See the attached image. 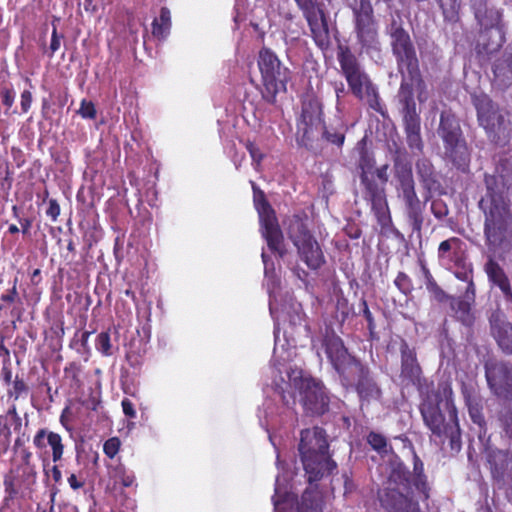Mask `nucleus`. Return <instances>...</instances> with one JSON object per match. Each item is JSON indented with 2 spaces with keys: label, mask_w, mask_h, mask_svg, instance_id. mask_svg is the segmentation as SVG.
Instances as JSON below:
<instances>
[{
  "label": "nucleus",
  "mask_w": 512,
  "mask_h": 512,
  "mask_svg": "<svg viewBox=\"0 0 512 512\" xmlns=\"http://www.w3.org/2000/svg\"><path fill=\"white\" fill-rule=\"evenodd\" d=\"M325 347L328 358L345 382L351 383L358 378L357 391L361 399L370 401L380 397L381 391L368 370L347 352L339 337H327Z\"/></svg>",
  "instance_id": "nucleus-1"
},
{
  "label": "nucleus",
  "mask_w": 512,
  "mask_h": 512,
  "mask_svg": "<svg viewBox=\"0 0 512 512\" xmlns=\"http://www.w3.org/2000/svg\"><path fill=\"white\" fill-rule=\"evenodd\" d=\"M287 376L289 383L286 388L275 383L276 390L287 407L294 405L298 398L307 413L320 415L327 410L328 396L320 381L297 369L287 372Z\"/></svg>",
  "instance_id": "nucleus-2"
},
{
  "label": "nucleus",
  "mask_w": 512,
  "mask_h": 512,
  "mask_svg": "<svg viewBox=\"0 0 512 512\" xmlns=\"http://www.w3.org/2000/svg\"><path fill=\"white\" fill-rule=\"evenodd\" d=\"M392 49L396 56L399 72L402 80L399 91L416 90L419 102H425L428 91L421 78L418 59L409 34L399 25L393 23L391 26Z\"/></svg>",
  "instance_id": "nucleus-3"
},
{
  "label": "nucleus",
  "mask_w": 512,
  "mask_h": 512,
  "mask_svg": "<svg viewBox=\"0 0 512 512\" xmlns=\"http://www.w3.org/2000/svg\"><path fill=\"white\" fill-rule=\"evenodd\" d=\"M328 447L323 429L314 427L301 431L298 450L310 483L336 470L337 464L331 459Z\"/></svg>",
  "instance_id": "nucleus-4"
},
{
  "label": "nucleus",
  "mask_w": 512,
  "mask_h": 512,
  "mask_svg": "<svg viewBox=\"0 0 512 512\" xmlns=\"http://www.w3.org/2000/svg\"><path fill=\"white\" fill-rule=\"evenodd\" d=\"M257 65L262 79V96L269 102L274 103L276 96L287 89V83L291 79V71L268 48L259 51Z\"/></svg>",
  "instance_id": "nucleus-5"
},
{
  "label": "nucleus",
  "mask_w": 512,
  "mask_h": 512,
  "mask_svg": "<svg viewBox=\"0 0 512 512\" xmlns=\"http://www.w3.org/2000/svg\"><path fill=\"white\" fill-rule=\"evenodd\" d=\"M338 60L342 73L351 92L360 100L366 102L375 111H381L377 88L368 75L362 70L356 57L348 50L341 51Z\"/></svg>",
  "instance_id": "nucleus-6"
},
{
  "label": "nucleus",
  "mask_w": 512,
  "mask_h": 512,
  "mask_svg": "<svg viewBox=\"0 0 512 512\" xmlns=\"http://www.w3.org/2000/svg\"><path fill=\"white\" fill-rule=\"evenodd\" d=\"M437 133L443 141L444 158L457 168L465 169L470 154L459 121L454 114L447 111L441 113Z\"/></svg>",
  "instance_id": "nucleus-7"
},
{
  "label": "nucleus",
  "mask_w": 512,
  "mask_h": 512,
  "mask_svg": "<svg viewBox=\"0 0 512 512\" xmlns=\"http://www.w3.org/2000/svg\"><path fill=\"white\" fill-rule=\"evenodd\" d=\"M443 395L445 397L446 410L452 424H445L440 409L430 401H425L422 404L421 414L431 432L438 437H449L453 446L455 443L459 442L460 439L457 410L451 398L452 389L449 386L446 385L443 387Z\"/></svg>",
  "instance_id": "nucleus-8"
},
{
  "label": "nucleus",
  "mask_w": 512,
  "mask_h": 512,
  "mask_svg": "<svg viewBox=\"0 0 512 512\" xmlns=\"http://www.w3.org/2000/svg\"><path fill=\"white\" fill-rule=\"evenodd\" d=\"M297 129V133L300 135V142L305 146H308L309 142L319 134L325 136L329 142L338 146L343 144L345 138L342 131L331 133L324 127L321 107L316 101H309L303 104Z\"/></svg>",
  "instance_id": "nucleus-9"
},
{
  "label": "nucleus",
  "mask_w": 512,
  "mask_h": 512,
  "mask_svg": "<svg viewBox=\"0 0 512 512\" xmlns=\"http://www.w3.org/2000/svg\"><path fill=\"white\" fill-rule=\"evenodd\" d=\"M408 485V472L401 466L392 470L389 475L387 487L380 494L382 505L389 512H419L416 501L404 494Z\"/></svg>",
  "instance_id": "nucleus-10"
},
{
  "label": "nucleus",
  "mask_w": 512,
  "mask_h": 512,
  "mask_svg": "<svg viewBox=\"0 0 512 512\" xmlns=\"http://www.w3.org/2000/svg\"><path fill=\"white\" fill-rule=\"evenodd\" d=\"M287 233L300 258L311 269H317L324 263V256L318 242L307 230L302 220L297 217L290 219Z\"/></svg>",
  "instance_id": "nucleus-11"
},
{
  "label": "nucleus",
  "mask_w": 512,
  "mask_h": 512,
  "mask_svg": "<svg viewBox=\"0 0 512 512\" xmlns=\"http://www.w3.org/2000/svg\"><path fill=\"white\" fill-rule=\"evenodd\" d=\"M359 168L361 184L365 189V197L371 202L377 213L384 212L386 200L384 188L375 181V160L371 153L363 147L360 149Z\"/></svg>",
  "instance_id": "nucleus-12"
},
{
  "label": "nucleus",
  "mask_w": 512,
  "mask_h": 512,
  "mask_svg": "<svg viewBox=\"0 0 512 512\" xmlns=\"http://www.w3.org/2000/svg\"><path fill=\"white\" fill-rule=\"evenodd\" d=\"M398 99L402 106L401 112L408 146L416 152H421L423 143L420 134V118L414 101V91L403 88V91L398 92Z\"/></svg>",
  "instance_id": "nucleus-13"
},
{
  "label": "nucleus",
  "mask_w": 512,
  "mask_h": 512,
  "mask_svg": "<svg viewBox=\"0 0 512 512\" xmlns=\"http://www.w3.org/2000/svg\"><path fill=\"white\" fill-rule=\"evenodd\" d=\"M485 212V236L492 246H499L506 231L505 217L507 214L506 202L501 197H492V206L483 207Z\"/></svg>",
  "instance_id": "nucleus-14"
},
{
  "label": "nucleus",
  "mask_w": 512,
  "mask_h": 512,
  "mask_svg": "<svg viewBox=\"0 0 512 512\" xmlns=\"http://www.w3.org/2000/svg\"><path fill=\"white\" fill-rule=\"evenodd\" d=\"M255 206L259 214L261 233L265 238L269 249L282 256L284 254L283 235L274 211L264 199H255Z\"/></svg>",
  "instance_id": "nucleus-15"
},
{
  "label": "nucleus",
  "mask_w": 512,
  "mask_h": 512,
  "mask_svg": "<svg viewBox=\"0 0 512 512\" xmlns=\"http://www.w3.org/2000/svg\"><path fill=\"white\" fill-rule=\"evenodd\" d=\"M354 8L356 32L363 46L376 48L377 30L373 19V8L369 0H355Z\"/></svg>",
  "instance_id": "nucleus-16"
},
{
  "label": "nucleus",
  "mask_w": 512,
  "mask_h": 512,
  "mask_svg": "<svg viewBox=\"0 0 512 512\" xmlns=\"http://www.w3.org/2000/svg\"><path fill=\"white\" fill-rule=\"evenodd\" d=\"M295 2L303 11L316 44L322 48L328 46L329 31L323 11L319 8L317 0H295Z\"/></svg>",
  "instance_id": "nucleus-17"
},
{
  "label": "nucleus",
  "mask_w": 512,
  "mask_h": 512,
  "mask_svg": "<svg viewBox=\"0 0 512 512\" xmlns=\"http://www.w3.org/2000/svg\"><path fill=\"white\" fill-rule=\"evenodd\" d=\"M473 102L480 126L485 129L489 137H494L503 123V117L500 115L498 107L486 95L474 96Z\"/></svg>",
  "instance_id": "nucleus-18"
},
{
  "label": "nucleus",
  "mask_w": 512,
  "mask_h": 512,
  "mask_svg": "<svg viewBox=\"0 0 512 512\" xmlns=\"http://www.w3.org/2000/svg\"><path fill=\"white\" fill-rule=\"evenodd\" d=\"M486 378L496 395L512 401V367L504 363L487 364Z\"/></svg>",
  "instance_id": "nucleus-19"
},
{
  "label": "nucleus",
  "mask_w": 512,
  "mask_h": 512,
  "mask_svg": "<svg viewBox=\"0 0 512 512\" xmlns=\"http://www.w3.org/2000/svg\"><path fill=\"white\" fill-rule=\"evenodd\" d=\"M491 331L499 346L507 353H512V326L501 312L490 316Z\"/></svg>",
  "instance_id": "nucleus-20"
},
{
  "label": "nucleus",
  "mask_w": 512,
  "mask_h": 512,
  "mask_svg": "<svg viewBox=\"0 0 512 512\" xmlns=\"http://www.w3.org/2000/svg\"><path fill=\"white\" fill-rule=\"evenodd\" d=\"M489 462L493 477L503 481H509L512 484V458H509L507 452L496 451L490 455Z\"/></svg>",
  "instance_id": "nucleus-21"
},
{
  "label": "nucleus",
  "mask_w": 512,
  "mask_h": 512,
  "mask_svg": "<svg viewBox=\"0 0 512 512\" xmlns=\"http://www.w3.org/2000/svg\"><path fill=\"white\" fill-rule=\"evenodd\" d=\"M401 358H402V371L401 375L410 381H415L419 378L420 367L417 364L415 354L410 350L407 344L401 346Z\"/></svg>",
  "instance_id": "nucleus-22"
},
{
  "label": "nucleus",
  "mask_w": 512,
  "mask_h": 512,
  "mask_svg": "<svg viewBox=\"0 0 512 512\" xmlns=\"http://www.w3.org/2000/svg\"><path fill=\"white\" fill-rule=\"evenodd\" d=\"M494 76L500 85L508 86L512 83V53H505L494 64Z\"/></svg>",
  "instance_id": "nucleus-23"
},
{
  "label": "nucleus",
  "mask_w": 512,
  "mask_h": 512,
  "mask_svg": "<svg viewBox=\"0 0 512 512\" xmlns=\"http://www.w3.org/2000/svg\"><path fill=\"white\" fill-rule=\"evenodd\" d=\"M485 269L489 279L496 284L508 298H511L512 292L509 281L500 266L493 260H490L486 264Z\"/></svg>",
  "instance_id": "nucleus-24"
},
{
  "label": "nucleus",
  "mask_w": 512,
  "mask_h": 512,
  "mask_svg": "<svg viewBox=\"0 0 512 512\" xmlns=\"http://www.w3.org/2000/svg\"><path fill=\"white\" fill-rule=\"evenodd\" d=\"M171 28V14L168 8L163 7L160 11L159 18L152 22V34L158 39H165Z\"/></svg>",
  "instance_id": "nucleus-25"
},
{
  "label": "nucleus",
  "mask_w": 512,
  "mask_h": 512,
  "mask_svg": "<svg viewBox=\"0 0 512 512\" xmlns=\"http://www.w3.org/2000/svg\"><path fill=\"white\" fill-rule=\"evenodd\" d=\"M396 176L399 181V193L403 197L406 194L414 191V180L411 169L407 166H397Z\"/></svg>",
  "instance_id": "nucleus-26"
},
{
  "label": "nucleus",
  "mask_w": 512,
  "mask_h": 512,
  "mask_svg": "<svg viewBox=\"0 0 512 512\" xmlns=\"http://www.w3.org/2000/svg\"><path fill=\"white\" fill-rule=\"evenodd\" d=\"M461 240L456 237L449 238L440 243L438 248L439 258L442 260L451 261L453 255L460 249Z\"/></svg>",
  "instance_id": "nucleus-27"
},
{
  "label": "nucleus",
  "mask_w": 512,
  "mask_h": 512,
  "mask_svg": "<svg viewBox=\"0 0 512 512\" xmlns=\"http://www.w3.org/2000/svg\"><path fill=\"white\" fill-rule=\"evenodd\" d=\"M497 182H498L497 177L492 176V175H485V184H486V188H487V195L485 198H483L480 201V205L482 207L492 206V197L493 196L501 197L505 201V199L502 195V192L498 189Z\"/></svg>",
  "instance_id": "nucleus-28"
},
{
  "label": "nucleus",
  "mask_w": 512,
  "mask_h": 512,
  "mask_svg": "<svg viewBox=\"0 0 512 512\" xmlns=\"http://www.w3.org/2000/svg\"><path fill=\"white\" fill-rule=\"evenodd\" d=\"M47 445L52 449L53 461H59L62 458L64 450L61 436L57 433L49 432L47 435Z\"/></svg>",
  "instance_id": "nucleus-29"
},
{
  "label": "nucleus",
  "mask_w": 512,
  "mask_h": 512,
  "mask_svg": "<svg viewBox=\"0 0 512 512\" xmlns=\"http://www.w3.org/2000/svg\"><path fill=\"white\" fill-rule=\"evenodd\" d=\"M408 208V215L414 221H417L419 215L420 202L415 190L402 197Z\"/></svg>",
  "instance_id": "nucleus-30"
},
{
  "label": "nucleus",
  "mask_w": 512,
  "mask_h": 512,
  "mask_svg": "<svg viewBox=\"0 0 512 512\" xmlns=\"http://www.w3.org/2000/svg\"><path fill=\"white\" fill-rule=\"evenodd\" d=\"M11 431L2 415H0V455L6 453L10 445Z\"/></svg>",
  "instance_id": "nucleus-31"
},
{
  "label": "nucleus",
  "mask_w": 512,
  "mask_h": 512,
  "mask_svg": "<svg viewBox=\"0 0 512 512\" xmlns=\"http://www.w3.org/2000/svg\"><path fill=\"white\" fill-rule=\"evenodd\" d=\"M424 276H425V285L427 290L438 300L442 301L444 299V292L442 289L437 285L435 280L433 279L432 275L427 269H423Z\"/></svg>",
  "instance_id": "nucleus-32"
},
{
  "label": "nucleus",
  "mask_w": 512,
  "mask_h": 512,
  "mask_svg": "<svg viewBox=\"0 0 512 512\" xmlns=\"http://www.w3.org/2000/svg\"><path fill=\"white\" fill-rule=\"evenodd\" d=\"M499 422L502 437L512 440V413L510 411L503 412L499 417Z\"/></svg>",
  "instance_id": "nucleus-33"
},
{
  "label": "nucleus",
  "mask_w": 512,
  "mask_h": 512,
  "mask_svg": "<svg viewBox=\"0 0 512 512\" xmlns=\"http://www.w3.org/2000/svg\"><path fill=\"white\" fill-rule=\"evenodd\" d=\"M466 402L468 405L470 417L473 422L478 425H482L484 423V417L481 413V407L478 401L469 397L466 399Z\"/></svg>",
  "instance_id": "nucleus-34"
},
{
  "label": "nucleus",
  "mask_w": 512,
  "mask_h": 512,
  "mask_svg": "<svg viewBox=\"0 0 512 512\" xmlns=\"http://www.w3.org/2000/svg\"><path fill=\"white\" fill-rule=\"evenodd\" d=\"M96 348L103 355L109 356L112 354V345L110 335L108 332H101L96 339Z\"/></svg>",
  "instance_id": "nucleus-35"
},
{
  "label": "nucleus",
  "mask_w": 512,
  "mask_h": 512,
  "mask_svg": "<svg viewBox=\"0 0 512 512\" xmlns=\"http://www.w3.org/2000/svg\"><path fill=\"white\" fill-rule=\"evenodd\" d=\"M367 440L374 450L378 452H386V439L382 435L372 432L368 435Z\"/></svg>",
  "instance_id": "nucleus-36"
},
{
  "label": "nucleus",
  "mask_w": 512,
  "mask_h": 512,
  "mask_svg": "<svg viewBox=\"0 0 512 512\" xmlns=\"http://www.w3.org/2000/svg\"><path fill=\"white\" fill-rule=\"evenodd\" d=\"M470 310H471V308H470L469 303L464 302V301L459 302L457 313L460 314L459 318L466 325H470L473 322V316H472Z\"/></svg>",
  "instance_id": "nucleus-37"
},
{
  "label": "nucleus",
  "mask_w": 512,
  "mask_h": 512,
  "mask_svg": "<svg viewBox=\"0 0 512 512\" xmlns=\"http://www.w3.org/2000/svg\"><path fill=\"white\" fill-rule=\"evenodd\" d=\"M120 444V440L117 437L108 439L103 446L104 453L109 458H113L118 453Z\"/></svg>",
  "instance_id": "nucleus-38"
},
{
  "label": "nucleus",
  "mask_w": 512,
  "mask_h": 512,
  "mask_svg": "<svg viewBox=\"0 0 512 512\" xmlns=\"http://www.w3.org/2000/svg\"><path fill=\"white\" fill-rule=\"evenodd\" d=\"M78 113L83 118L94 119L96 117V109L91 101L82 100Z\"/></svg>",
  "instance_id": "nucleus-39"
},
{
  "label": "nucleus",
  "mask_w": 512,
  "mask_h": 512,
  "mask_svg": "<svg viewBox=\"0 0 512 512\" xmlns=\"http://www.w3.org/2000/svg\"><path fill=\"white\" fill-rule=\"evenodd\" d=\"M1 301L7 304H14L20 301L17 291V279H14L13 286L6 293L2 294Z\"/></svg>",
  "instance_id": "nucleus-40"
},
{
  "label": "nucleus",
  "mask_w": 512,
  "mask_h": 512,
  "mask_svg": "<svg viewBox=\"0 0 512 512\" xmlns=\"http://www.w3.org/2000/svg\"><path fill=\"white\" fill-rule=\"evenodd\" d=\"M247 150L250 153L255 168L258 169L262 159L264 158V154L259 150L257 146L252 143L247 144Z\"/></svg>",
  "instance_id": "nucleus-41"
},
{
  "label": "nucleus",
  "mask_w": 512,
  "mask_h": 512,
  "mask_svg": "<svg viewBox=\"0 0 512 512\" xmlns=\"http://www.w3.org/2000/svg\"><path fill=\"white\" fill-rule=\"evenodd\" d=\"M47 432L45 429H40L33 438V444L38 449H44L47 446Z\"/></svg>",
  "instance_id": "nucleus-42"
},
{
  "label": "nucleus",
  "mask_w": 512,
  "mask_h": 512,
  "mask_svg": "<svg viewBox=\"0 0 512 512\" xmlns=\"http://www.w3.org/2000/svg\"><path fill=\"white\" fill-rule=\"evenodd\" d=\"M27 391V386L23 380L16 379L13 383V388L10 391V395L15 399H18L24 392Z\"/></svg>",
  "instance_id": "nucleus-43"
},
{
  "label": "nucleus",
  "mask_w": 512,
  "mask_h": 512,
  "mask_svg": "<svg viewBox=\"0 0 512 512\" xmlns=\"http://www.w3.org/2000/svg\"><path fill=\"white\" fill-rule=\"evenodd\" d=\"M60 214V206L56 200L51 199L48 203V208L46 210V215L52 219V221H56Z\"/></svg>",
  "instance_id": "nucleus-44"
},
{
  "label": "nucleus",
  "mask_w": 512,
  "mask_h": 512,
  "mask_svg": "<svg viewBox=\"0 0 512 512\" xmlns=\"http://www.w3.org/2000/svg\"><path fill=\"white\" fill-rule=\"evenodd\" d=\"M61 39H62V36L58 35L57 29L54 26L53 27V31H52V35H51V43H50V47H49L50 52H51L50 56H52L60 48V46H61Z\"/></svg>",
  "instance_id": "nucleus-45"
},
{
  "label": "nucleus",
  "mask_w": 512,
  "mask_h": 512,
  "mask_svg": "<svg viewBox=\"0 0 512 512\" xmlns=\"http://www.w3.org/2000/svg\"><path fill=\"white\" fill-rule=\"evenodd\" d=\"M31 103L32 94L28 90L23 91L21 94V108L24 113H26L30 109Z\"/></svg>",
  "instance_id": "nucleus-46"
},
{
  "label": "nucleus",
  "mask_w": 512,
  "mask_h": 512,
  "mask_svg": "<svg viewBox=\"0 0 512 512\" xmlns=\"http://www.w3.org/2000/svg\"><path fill=\"white\" fill-rule=\"evenodd\" d=\"M282 491H281V488H280V483H279V478L276 479V483H275V495L273 497V503H274V507H275V512H280V504H281V499H282Z\"/></svg>",
  "instance_id": "nucleus-47"
},
{
  "label": "nucleus",
  "mask_w": 512,
  "mask_h": 512,
  "mask_svg": "<svg viewBox=\"0 0 512 512\" xmlns=\"http://www.w3.org/2000/svg\"><path fill=\"white\" fill-rule=\"evenodd\" d=\"M121 405H122L123 412L126 416H128L130 418H134L136 416V411L134 409V406L129 399H126V398L123 399Z\"/></svg>",
  "instance_id": "nucleus-48"
},
{
  "label": "nucleus",
  "mask_w": 512,
  "mask_h": 512,
  "mask_svg": "<svg viewBox=\"0 0 512 512\" xmlns=\"http://www.w3.org/2000/svg\"><path fill=\"white\" fill-rule=\"evenodd\" d=\"M387 170H388V165H383L377 169L375 168V175L381 181V185H380L381 187H383V185L388 181Z\"/></svg>",
  "instance_id": "nucleus-49"
},
{
  "label": "nucleus",
  "mask_w": 512,
  "mask_h": 512,
  "mask_svg": "<svg viewBox=\"0 0 512 512\" xmlns=\"http://www.w3.org/2000/svg\"><path fill=\"white\" fill-rule=\"evenodd\" d=\"M409 278L404 273H399L395 279V284L402 290L405 291L408 288Z\"/></svg>",
  "instance_id": "nucleus-50"
},
{
  "label": "nucleus",
  "mask_w": 512,
  "mask_h": 512,
  "mask_svg": "<svg viewBox=\"0 0 512 512\" xmlns=\"http://www.w3.org/2000/svg\"><path fill=\"white\" fill-rule=\"evenodd\" d=\"M2 100L3 104L10 108L14 102V93L9 89H4L2 91Z\"/></svg>",
  "instance_id": "nucleus-51"
},
{
  "label": "nucleus",
  "mask_w": 512,
  "mask_h": 512,
  "mask_svg": "<svg viewBox=\"0 0 512 512\" xmlns=\"http://www.w3.org/2000/svg\"><path fill=\"white\" fill-rule=\"evenodd\" d=\"M300 308H301L300 304H296L293 306L295 315L290 317V323L292 325H297V324L300 325L302 323V314H301Z\"/></svg>",
  "instance_id": "nucleus-52"
},
{
  "label": "nucleus",
  "mask_w": 512,
  "mask_h": 512,
  "mask_svg": "<svg viewBox=\"0 0 512 512\" xmlns=\"http://www.w3.org/2000/svg\"><path fill=\"white\" fill-rule=\"evenodd\" d=\"M68 483L70 485V487L74 490H77L79 488H81L83 486V483L78 481L77 477L75 474H71L69 477H68Z\"/></svg>",
  "instance_id": "nucleus-53"
},
{
  "label": "nucleus",
  "mask_w": 512,
  "mask_h": 512,
  "mask_svg": "<svg viewBox=\"0 0 512 512\" xmlns=\"http://www.w3.org/2000/svg\"><path fill=\"white\" fill-rule=\"evenodd\" d=\"M19 222L22 226V232L24 234L28 233L29 229L31 228L32 221L25 218V219H20Z\"/></svg>",
  "instance_id": "nucleus-54"
},
{
  "label": "nucleus",
  "mask_w": 512,
  "mask_h": 512,
  "mask_svg": "<svg viewBox=\"0 0 512 512\" xmlns=\"http://www.w3.org/2000/svg\"><path fill=\"white\" fill-rule=\"evenodd\" d=\"M134 482V476L132 475H125L122 477V484L126 487H129Z\"/></svg>",
  "instance_id": "nucleus-55"
},
{
  "label": "nucleus",
  "mask_w": 512,
  "mask_h": 512,
  "mask_svg": "<svg viewBox=\"0 0 512 512\" xmlns=\"http://www.w3.org/2000/svg\"><path fill=\"white\" fill-rule=\"evenodd\" d=\"M84 9L88 12H94L96 6L93 4V0H84Z\"/></svg>",
  "instance_id": "nucleus-56"
},
{
  "label": "nucleus",
  "mask_w": 512,
  "mask_h": 512,
  "mask_svg": "<svg viewBox=\"0 0 512 512\" xmlns=\"http://www.w3.org/2000/svg\"><path fill=\"white\" fill-rule=\"evenodd\" d=\"M275 347H274V356L277 357L278 356V351H279V342H280V338H279V331L278 329H275Z\"/></svg>",
  "instance_id": "nucleus-57"
},
{
  "label": "nucleus",
  "mask_w": 512,
  "mask_h": 512,
  "mask_svg": "<svg viewBox=\"0 0 512 512\" xmlns=\"http://www.w3.org/2000/svg\"><path fill=\"white\" fill-rule=\"evenodd\" d=\"M52 476H53V479L58 482L61 480V471L58 469L57 466H54L52 468Z\"/></svg>",
  "instance_id": "nucleus-58"
},
{
  "label": "nucleus",
  "mask_w": 512,
  "mask_h": 512,
  "mask_svg": "<svg viewBox=\"0 0 512 512\" xmlns=\"http://www.w3.org/2000/svg\"><path fill=\"white\" fill-rule=\"evenodd\" d=\"M12 421H13L14 430L15 431L20 430L21 426H22V419H21V417L20 416L15 417Z\"/></svg>",
  "instance_id": "nucleus-59"
},
{
  "label": "nucleus",
  "mask_w": 512,
  "mask_h": 512,
  "mask_svg": "<svg viewBox=\"0 0 512 512\" xmlns=\"http://www.w3.org/2000/svg\"><path fill=\"white\" fill-rule=\"evenodd\" d=\"M7 414L12 418V420H13L15 417H18V416H19V414H18V412H17V410H16V407H15V406H12V407L8 410Z\"/></svg>",
  "instance_id": "nucleus-60"
},
{
  "label": "nucleus",
  "mask_w": 512,
  "mask_h": 512,
  "mask_svg": "<svg viewBox=\"0 0 512 512\" xmlns=\"http://www.w3.org/2000/svg\"><path fill=\"white\" fill-rule=\"evenodd\" d=\"M336 96L339 99L340 96L345 92L344 85L341 83L339 87L335 88Z\"/></svg>",
  "instance_id": "nucleus-61"
},
{
  "label": "nucleus",
  "mask_w": 512,
  "mask_h": 512,
  "mask_svg": "<svg viewBox=\"0 0 512 512\" xmlns=\"http://www.w3.org/2000/svg\"><path fill=\"white\" fill-rule=\"evenodd\" d=\"M23 454H24V455H23V460H24V462H25L26 464H28V463H29V459L31 458V455H32V454H31V452L26 451V450L23 452Z\"/></svg>",
  "instance_id": "nucleus-62"
},
{
  "label": "nucleus",
  "mask_w": 512,
  "mask_h": 512,
  "mask_svg": "<svg viewBox=\"0 0 512 512\" xmlns=\"http://www.w3.org/2000/svg\"><path fill=\"white\" fill-rule=\"evenodd\" d=\"M8 231L12 234H15L19 232V228L15 224H11L8 228Z\"/></svg>",
  "instance_id": "nucleus-63"
},
{
  "label": "nucleus",
  "mask_w": 512,
  "mask_h": 512,
  "mask_svg": "<svg viewBox=\"0 0 512 512\" xmlns=\"http://www.w3.org/2000/svg\"><path fill=\"white\" fill-rule=\"evenodd\" d=\"M262 260H263V263L265 266V274L267 275L268 274V262H267L266 254L264 252L262 253Z\"/></svg>",
  "instance_id": "nucleus-64"
}]
</instances>
